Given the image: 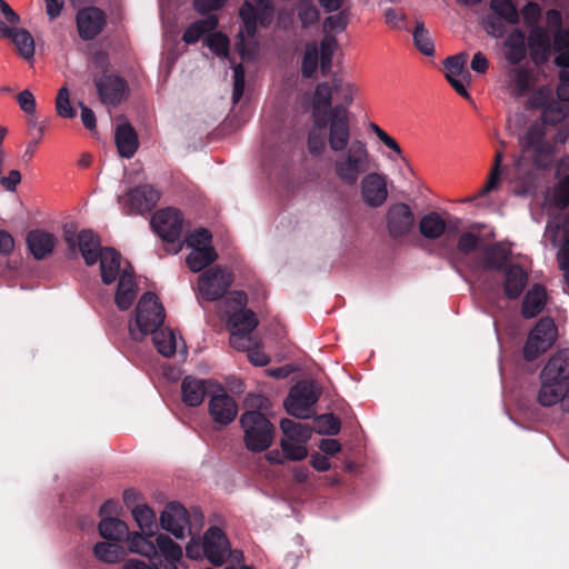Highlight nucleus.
Listing matches in <instances>:
<instances>
[{
    "instance_id": "1",
    "label": "nucleus",
    "mask_w": 569,
    "mask_h": 569,
    "mask_svg": "<svg viewBox=\"0 0 569 569\" xmlns=\"http://www.w3.org/2000/svg\"><path fill=\"white\" fill-rule=\"evenodd\" d=\"M328 144L335 153L331 161L335 178L343 186H356L370 169L371 154L365 141L350 140L349 118L341 107L332 110Z\"/></svg>"
},
{
    "instance_id": "2",
    "label": "nucleus",
    "mask_w": 569,
    "mask_h": 569,
    "mask_svg": "<svg viewBox=\"0 0 569 569\" xmlns=\"http://www.w3.org/2000/svg\"><path fill=\"white\" fill-rule=\"evenodd\" d=\"M359 89L356 83L333 76L330 82H321L316 87L312 98V119L318 128H323L332 120V110L337 107L347 108L353 103Z\"/></svg>"
},
{
    "instance_id": "3",
    "label": "nucleus",
    "mask_w": 569,
    "mask_h": 569,
    "mask_svg": "<svg viewBox=\"0 0 569 569\" xmlns=\"http://www.w3.org/2000/svg\"><path fill=\"white\" fill-rule=\"evenodd\" d=\"M538 401L545 407L562 402L569 410V351L553 355L541 371Z\"/></svg>"
},
{
    "instance_id": "4",
    "label": "nucleus",
    "mask_w": 569,
    "mask_h": 569,
    "mask_svg": "<svg viewBox=\"0 0 569 569\" xmlns=\"http://www.w3.org/2000/svg\"><path fill=\"white\" fill-rule=\"evenodd\" d=\"M538 401L545 407L562 402L569 410V351L553 355L541 371Z\"/></svg>"
},
{
    "instance_id": "5",
    "label": "nucleus",
    "mask_w": 569,
    "mask_h": 569,
    "mask_svg": "<svg viewBox=\"0 0 569 569\" xmlns=\"http://www.w3.org/2000/svg\"><path fill=\"white\" fill-rule=\"evenodd\" d=\"M247 295L233 291L223 302L222 317L230 331V343L234 349H244L252 343L251 332L258 326L256 315L246 309Z\"/></svg>"
},
{
    "instance_id": "6",
    "label": "nucleus",
    "mask_w": 569,
    "mask_h": 569,
    "mask_svg": "<svg viewBox=\"0 0 569 569\" xmlns=\"http://www.w3.org/2000/svg\"><path fill=\"white\" fill-rule=\"evenodd\" d=\"M257 7L246 1L240 8V17L243 29L239 32L238 52L242 60H252L259 51V43L256 39L257 22L261 26H269L273 18V8L270 0H256Z\"/></svg>"
},
{
    "instance_id": "7",
    "label": "nucleus",
    "mask_w": 569,
    "mask_h": 569,
    "mask_svg": "<svg viewBox=\"0 0 569 569\" xmlns=\"http://www.w3.org/2000/svg\"><path fill=\"white\" fill-rule=\"evenodd\" d=\"M161 528L177 539L196 536L204 525V517L199 509L187 510L179 502H170L159 517Z\"/></svg>"
},
{
    "instance_id": "8",
    "label": "nucleus",
    "mask_w": 569,
    "mask_h": 569,
    "mask_svg": "<svg viewBox=\"0 0 569 569\" xmlns=\"http://www.w3.org/2000/svg\"><path fill=\"white\" fill-rule=\"evenodd\" d=\"M164 320V309L157 296L144 293L138 301L133 317L128 328L130 337L136 341H142L148 335H152Z\"/></svg>"
},
{
    "instance_id": "9",
    "label": "nucleus",
    "mask_w": 569,
    "mask_h": 569,
    "mask_svg": "<svg viewBox=\"0 0 569 569\" xmlns=\"http://www.w3.org/2000/svg\"><path fill=\"white\" fill-rule=\"evenodd\" d=\"M243 442L251 452H262L273 442L274 427L267 417L257 410H248L240 417Z\"/></svg>"
},
{
    "instance_id": "10",
    "label": "nucleus",
    "mask_w": 569,
    "mask_h": 569,
    "mask_svg": "<svg viewBox=\"0 0 569 569\" xmlns=\"http://www.w3.org/2000/svg\"><path fill=\"white\" fill-rule=\"evenodd\" d=\"M280 429L283 433L280 447L284 457L293 461L305 459L308 455L307 443L312 436V428L307 423L282 419Z\"/></svg>"
},
{
    "instance_id": "11",
    "label": "nucleus",
    "mask_w": 569,
    "mask_h": 569,
    "mask_svg": "<svg viewBox=\"0 0 569 569\" xmlns=\"http://www.w3.org/2000/svg\"><path fill=\"white\" fill-rule=\"evenodd\" d=\"M156 542L161 558L150 560L151 563L131 558L124 562L123 569H178L182 548L166 533H157Z\"/></svg>"
},
{
    "instance_id": "12",
    "label": "nucleus",
    "mask_w": 569,
    "mask_h": 569,
    "mask_svg": "<svg viewBox=\"0 0 569 569\" xmlns=\"http://www.w3.org/2000/svg\"><path fill=\"white\" fill-rule=\"evenodd\" d=\"M212 237L206 229H197L186 238V244L190 249L186 262L192 272H199L211 264L218 258L212 247Z\"/></svg>"
},
{
    "instance_id": "13",
    "label": "nucleus",
    "mask_w": 569,
    "mask_h": 569,
    "mask_svg": "<svg viewBox=\"0 0 569 569\" xmlns=\"http://www.w3.org/2000/svg\"><path fill=\"white\" fill-rule=\"evenodd\" d=\"M336 49L337 40L330 36L322 39L319 48L316 43L307 44L302 59V74L307 78L312 77L319 63L322 73L326 74L331 68Z\"/></svg>"
},
{
    "instance_id": "14",
    "label": "nucleus",
    "mask_w": 569,
    "mask_h": 569,
    "mask_svg": "<svg viewBox=\"0 0 569 569\" xmlns=\"http://www.w3.org/2000/svg\"><path fill=\"white\" fill-rule=\"evenodd\" d=\"M319 393V389L313 382L301 381L297 383L291 388L284 401L287 412L298 419L309 418Z\"/></svg>"
},
{
    "instance_id": "15",
    "label": "nucleus",
    "mask_w": 569,
    "mask_h": 569,
    "mask_svg": "<svg viewBox=\"0 0 569 569\" xmlns=\"http://www.w3.org/2000/svg\"><path fill=\"white\" fill-rule=\"evenodd\" d=\"M206 558L214 566H221L228 558L236 562L242 560V552L231 551L226 533L219 527H210L204 532Z\"/></svg>"
},
{
    "instance_id": "16",
    "label": "nucleus",
    "mask_w": 569,
    "mask_h": 569,
    "mask_svg": "<svg viewBox=\"0 0 569 569\" xmlns=\"http://www.w3.org/2000/svg\"><path fill=\"white\" fill-rule=\"evenodd\" d=\"M557 339V328L550 318H542L530 331L523 348L527 360H533L545 353Z\"/></svg>"
},
{
    "instance_id": "17",
    "label": "nucleus",
    "mask_w": 569,
    "mask_h": 569,
    "mask_svg": "<svg viewBox=\"0 0 569 569\" xmlns=\"http://www.w3.org/2000/svg\"><path fill=\"white\" fill-rule=\"evenodd\" d=\"M546 236L556 247H559V267L563 270L566 282L569 286V213L548 222Z\"/></svg>"
},
{
    "instance_id": "18",
    "label": "nucleus",
    "mask_w": 569,
    "mask_h": 569,
    "mask_svg": "<svg viewBox=\"0 0 569 569\" xmlns=\"http://www.w3.org/2000/svg\"><path fill=\"white\" fill-rule=\"evenodd\" d=\"M64 240L71 251L79 250L87 264L91 266L98 261L102 249H100V241L93 231L76 232L71 228H66Z\"/></svg>"
},
{
    "instance_id": "19",
    "label": "nucleus",
    "mask_w": 569,
    "mask_h": 569,
    "mask_svg": "<svg viewBox=\"0 0 569 569\" xmlns=\"http://www.w3.org/2000/svg\"><path fill=\"white\" fill-rule=\"evenodd\" d=\"M160 191L150 184L129 190L118 198L120 206L127 213H143L150 211L159 201Z\"/></svg>"
},
{
    "instance_id": "20",
    "label": "nucleus",
    "mask_w": 569,
    "mask_h": 569,
    "mask_svg": "<svg viewBox=\"0 0 569 569\" xmlns=\"http://www.w3.org/2000/svg\"><path fill=\"white\" fill-rule=\"evenodd\" d=\"M231 282L230 272L220 267H214L200 274L198 291L206 300H217L224 295Z\"/></svg>"
},
{
    "instance_id": "21",
    "label": "nucleus",
    "mask_w": 569,
    "mask_h": 569,
    "mask_svg": "<svg viewBox=\"0 0 569 569\" xmlns=\"http://www.w3.org/2000/svg\"><path fill=\"white\" fill-rule=\"evenodd\" d=\"M468 60L467 53H459L449 57L445 61L446 78L452 88L463 98L469 99L467 88L471 83V74L467 70L466 64Z\"/></svg>"
},
{
    "instance_id": "22",
    "label": "nucleus",
    "mask_w": 569,
    "mask_h": 569,
    "mask_svg": "<svg viewBox=\"0 0 569 569\" xmlns=\"http://www.w3.org/2000/svg\"><path fill=\"white\" fill-rule=\"evenodd\" d=\"M151 224L157 233L168 242H174L180 238L182 218L177 209L166 208L157 211L152 217Z\"/></svg>"
},
{
    "instance_id": "23",
    "label": "nucleus",
    "mask_w": 569,
    "mask_h": 569,
    "mask_svg": "<svg viewBox=\"0 0 569 569\" xmlns=\"http://www.w3.org/2000/svg\"><path fill=\"white\" fill-rule=\"evenodd\" d=\"M363 201L372 208L382 206L388 198L387 178L379 172H369L361 180Z\"/></svg>"
},
{
    "instance_id": "24",
    "label": "nucleus",
    "mask_w": 569,
    "mask_h": 569,
    "mask_svg": "<svg viewBox=\"0 0 569 569\" xmlns=\"http://www.w3.org/2000/svg\"><path fill=\"white\" fill-rule=\"evenodd\" d=\"M415 224V216L406 203L392 204L387 212V228L392 238L405 237Z\"/></svg>"
},
{
    "instance_id": "25",
    "label": "nucleus",
    "mask_w": 569,
    "mask_h": 569,
    "mask_svg": "<svg viewBox=\"0 0 569 569\" xmlns=\"http://www.w3.org/2000/svg\"><path fill=\"white\" fill-rule=\"evenodd\" d=\"M96 87L101 101L107 106H116L126 96L127 86L122 79L114 74H103L96 79Z\"/></svg>"
},
{
    "instance_id": "26",
    "label": "nucleus",
    "mask_w": 569,
    "mask_h": 569,
    "mask_svg": "<svg viewBox=\"0 0 569 569\" xmlns=\"http://www.w3.org/2000/svg\"><path fill=\"white\" fill-rule=\"evenodd\" d=\"M209 413L216 423L227 426L237 417L238 406L231 396L221 392L211 397L209 401Z\"/></svg>"
},
{
    "instance_id": "27",
    "label": "nucleus",
    "mask_w": 569,
    "mask_h": 569,
    "mask_svg": "<svg viewBox=\"0 0 569 569\" xmlns=\"http://www.w3.org/2000/svg\"><path fill=\"white\" fill-rule=\"evenodd\" d=\"M106 23L103 12L94 7L82 9L77 14L79 34L84 40L93 39Z\"/></svg>"
},
{
    "instance_id": "28",
    "label": "nucleus",
    "mask_w": 569,
    "mask_h": 569,
    "mask_svg": "<svg viewBox=\"0 0 569 569\" xmlns=\"http://www.w3.org/2000/svg\"><path fill=\"white\" fill-rule=\"evenodd\" d=\"M156 536L153 531H129L126 538L129 551L146 557L149 560L161 558L157 547Z\"/></svg>"
},
{
    "instance_id": "29",
    "label": "nucleus",
    "mask_w": 569,
    "mask_h": 569,
    "mask_svg": "<svg viewBox=\"0 0 569 569\" xmlns=\"http://www.w3.org/2000/svg\"><path fill=\"white\" fill-rule=\"evenodd\" d=\"M98 260H100L101 279L106 284H110L117 280L120 277L122 269L129 268L132 270L128 262L122 264L120 253L111 248H103L100 251Z\"/></svg>"
},
{
    "instance_id": "30",
    "label": "nucleus",
    "mask_w": 569,
    "mask_h": 569,
    "mask_svg": "<svg viewBox=\"0 0 569 569\" xmlns=\"http://www.w3.org/2000/svg\"><path fill=\"white\" fill-rule=\"evenodd\" d=\"M137 297V282L133 270L122 269L118 278L114 302L120 310H128Z\"/></svg>"
},
{
    "instance_id": "31",
    "label": "nucleus",
    "mask_w": 569,
    "mask_h": 569,
    "mask_svg": "<svg viewBox=\"0 0 569 569\" xmlns=\"http://www.w3.org/2000/svg\"><path fill=\"white\" fill-rule=\"evenodd\" d=\"M551 147L542 141H533L530 136L526 137L522 154L516 159L515 164L521 168L527 158L539 167L547 166L550 161Z\"/></svg>"
},
{
    "instance_id": "32",
    "label": "nucleus",
    "mask_w": 569,
    "mask_h": 569,
    "mask_svg": "<svg viewBox=\"0 0 569 569\" xmlns=\"http://www.w3.org/2000/svg\"><path fill=\"white\" fill-rule=\"evenodd\" d=\"M27 243L33 257L40 260L52 253L57 238L51 232L36 229L28 233Z\"/></svg>"
},
{
    "instance_id": "33",
    "label": "nucleus",
    "mask_w": 569,
    "mask_h": 569,
    "mask_svg": "<svg viewBox=\"0 0 569 569\" xmlns=\"http://www.w3.org/2000/svg\"><path fill=\"white\" fill-rule=\"evenodd\" d=\"M528 46L531 50L532 59L536 62L547 60L550 52V38L548 31L542 27H532L528 37Z\"/></svg>"
},
{
    "instance_id": "34",
    "label": "nucleus",
    "mask_w": 569,
    "mask_h": 569,
    "mask_svg": "<svg viewBox=\"0 0 569 569\" xmlns=\"http://www.w3.org/2000/svg\"><path fill=\"white\" fill-rule=\"evenodd\" d=\"M528 281L526 271L519 266H510L505 271L503 290L508 298H518Z\"/></svg>"
},
{
    "instance_id": "35",
    "label": "nucleus",
    "mask_w": 569,
    "mask_h": 569,
    "mask_svg": "<svg viewBox=\"0 0 569 569\" xmlns=\"http://www.w3.org/2000/svg\"><path fill=\"white\" fill-rule=\"evenodd\" d=\"M182 400L190 407L202 403L207 393V381L193 377H186L181 385Z\"/></svg>"
},
{
    "instance_id": "36",
    "label": "nucleus",
    "mask_w": 569,
    "mask_h": 569,
    "mask_svg": "<svg viewBox=\"0 0 569 569\" xmlns=\"http://www.w3.org/2000/svg\"><path fill=\"white\" fill-rule=\"evenodd\" d=\"M114 139L121 157L131 158L136 153L138 149V137L130 124H119L116 130Z\"/></svg>"
},
{
    "instance_id": "37",
    "label": "nucleus",
    "mask_w": 569,
    "mask_h": 569,
    "mask_svg": "<svg viewBox=\"0 0 569 569\" xmlns=\"http://www.w3.org/2000/svg\"><path fill=\"white\" fill-rule=\"evenodd\" d=\"M547 302L546 289L539 284L532 286L526 293L522 303V316L533 318L540 313Z\"/></svg>"
},
{
    "instance_id": "38",
    "label": "nucleus",
    "mask_w": 569,
    "mask_h": 569,
    "mask_svg": "<svg viewBox=\"0 0 569 569\" xmlns=\"http://www.w3.org/2000/svg\"><path fill=\"white\" fill-rule=\"evenodd\" d=\"M3 37H9L16 46L19 54L27 61L32 60L34 56V40L29 31L22 28H10Z\"/></svg>"
},
{
    "instance_id": "39",
    "label": "nucleus",
    "mask_w": 569,
    "mask_h": 569,
    "mask_svg": "<svg viewBox=\"0 0 569 569\" xmlns=\"http://www.w3.org/2000/svg\"><path fill=\"white\" fill-rule=\"evenodd\" d=\"M505 56L511 63H518L526 57V36L521 30L516 29L508 34Z\"/></svg>"
},
{
    "instance_id": "40",
    "label": "nucleus",
    "mask_w": 569,
    "mask_h": 569,
    "mask_svg": "<svg viewBox=\"0 0 569 569\" xmlns=\"http://www.w3.org/2000/svg\"><path fill=\"white\" fill-rule=\"evenodd\" d=\"M98 529L102 538L112 541H120L123 538H127L129 532L127 523L113 517L103 518L100 521Z\"/></svg>"
},
{
    "instance_id": "41",
    "label": "nucleus",
    "mask_w": 569,
    "mask_h": 569,
    "mask_svg": "<svg viewBox=\"0 0 569 569\" xmlns=\"http://www.w3.org/2000/svg\"><path fill=\"white\" fill-rule=\"evenodd\" d=\"M152 341L158 352L163 357L173 356L179 348L174 332L168 328L159 327L152 333Z\"/></svg>"
},
{
    "instance_id": "42",
    "label": "nucleus",
    "mask_w": 569,
    "mask_h": 569,
    "mask_svg": "<svg viewBox=\"0 0 569 569\" xmlns=\"http://www.w3.org/2000/svg\"><path fill=\"white\" fill-rule=\"evenodd\" d=\"M447 223L445 219L437 212H430L423 216L419 223V229L421 234L428 239H438L440 238L445 230Z\"/></svg>"
},
{
    "instance_id": "43",
    "label": "nucleus",
    "mask_w": 569,
    "mask_h": 569,
    "mask_svg": "<svg viewBox=\"0 0 569 569\" xmlns=\"http://www.w3.org/2000/svg\"><path fill=\"white\" fill-rule=\"evenodd\" d=\"M217 18L210 16L206 19L196 21L183 33V41L188 44L197 42L202 34L213 30L217 27Z\"/></svg>"
},
{
    "instance_id": "44",
    "label": "nucleus",
    "mask_w": 569,
    "mask_h": 569,
    "mask_svg": "<svg viewBox=\"0 0 569 569\" xmlns=\"http://www.w3.org/2000/svg\"><path fill=\"white\" fill-rule=\"evenodd\" d=\"M131 513L139 530L152 532L156 529V513L149 506L138 505L132 509Z\"/></svg>"
},
{
    "instance_id": "45",
    "label": "nucleus",
    "mask_w": 569,
    "mask_h": 569,
    "mask_svg": "<svg viewBox=\"0 0 569 569\" xmlns=\"http://www.w3.org/2000/svg\"><path fill=\"white\" fill-rule=\"evenodd\" d=\"M94 556L108 563H114L122 559L124 552L123 549L110 542H98L93 548Z\"/></svg>"
},
{
    "instance_id": "46",
    "label": "nucleus",
    "mask_w": 569,
    "mask_h": 569,
    "mask_svg": "<svg viewBox=\"0 0 569 569\" xmlns=\"http://www.w3.org/2000/svg\"><path fill=\"white\" fill-rule=\"evenodd\" d=\"M490 9L510 24L519 22V12L512 0H491Z\"/></svg>"
},
{
    "instance_id": "47",
    "label": "nucleus",
    "mask_w": 569,
    "mask_h": 569,
    "mask_svg": "<svg viewBox=\"0 0 569 569\" xmlns=\"http://www.w3.org/2000/svg\"><path fill=\"white\" fill-rule=\"evenodd\" d=\"M296 11L303 28L313 26L319 20V11L311 0H299L296 3Z\"/></svg>"
},
{
    "instance_id": "48",
    "label": "nucleus",
    "mask_w": 569,
    "mask_h": 569,
    "mask_svg": "<svg viewBox=\"0 0 569 569\" xmlns=\"http://www.w3.org/2000/svg\"><path fill=\"white\" fill-rule=\"evenodd\" d=\"M413 42L416 48L425 56L435 54L433 42L422 22H418L413 31Z\"/></svg>"
},
{
    "instance_id": "49",
    "label": "nucleus",
    "mask_w": 569,
    "mask_h": 569,
    "mask_svg": "<svg viewBox=\"0 0 569 569\" xmlns=\"http://www.w3.org/2000/svg\"><path fill=\"white\" fill-rule=\"evenodd\" d=\"M511 88L515 94H523L531 83V74L522 68H516L510 72Z\"/></svg>"
},
{
    "instance_id": "50",
    "label": "nucleus",
    "mask_w": 569,
    "mask_h": 569,
    "mask_svg": "<svg viewBox=\"0 0 569 569\" xmlns=\"http://www.w3.org/2000/svg\"><path fill=\"white\" fill-rule=\"evenodd\" d=\"M311 428L320 435H337L340 431V421L332 415H321L315 419Z\"/></svg>"
},
{
    "instance_id": "51",
    "label": "nucleus",
    "mask_w": 569,
    "mask_h": 569,
    "mask_svg": "<svg viewBox=\"0 0 569 569\" xmlns=\"http://www.w3.org/2000/svg\"><path fill=\"white\" fill-rule=\"evenodd\" d=\"M508 260V250L501 244H496L487 249L485 267L487 269H498Z\"/></svg>"
},
{
    "instance_id": "52",
    "label": "nucleus",
    "mask_w": 569,
    "mask_h": 569,
    "mask_svg": "<svg viewBox=\"0 0 569 569\" xmlns=\"http://www.w3.org/2000/svg\"><path fill=\"white\" fill-rule=\"evenodd\" d=\"M209 49L220 58H228L229 40L221 32L210 33L206 39Z\"/></svg>"
},
{
    "instance_id": "53",
    "label": "nucleus",
    "mask_w": 569,
    "mask_h": 569,
    "mask_svg": "<svg viewBox=\"0 0 569 569\" xmlns=\"http://www.w3.org/2000/svg\"><path fill=\"white\" fill-rule=\"evenodd\" d=\"M57 113L62 118H73L76 111L70 103V93L67 87L60 88L56 99Z\"/></svg>"
},
{
    "instance_id": "54",
    "label": "nucleus",
    "mask_w": 569,
    "mask_h": 569,
    "mask_svg": "<svg viewBox=\"0 0 569 569\" xmlns=\"http://www.w3.org/2000/svg\"><path fill=\"white\" fill-rule=\"evenodd\" d=\"M501 161H502V153L500 151H498L496 153L493 167L490 171L488 181H487L486 186L479 192L480 196H485L498 187Z\"/></svg>"
},
{
    "instance_id": "55",
    "label": "nucleus",
    "mask_w": 569,
    "mask_h": 569,
    "mask_svg": "<svg viewBox=\"0 0 569 569\" xmlns=\"http://www.w3.org/2000/svg\"><path fill=\"white\" fill-rule=\"evenodd\" d=\"M370 130L377 136V138L391 151L396 153L397 157H402V149L399 143L389 136L385 130H382L378 124L371 123Z\"/></svg>"
},
{
    "instance_id": "56",
    "label": "nucleus",
    "mask_w": 569,
    "mask_h": 569,
    "mask_svg": "<svg viewBox=\"0 0 569 569\" xmlns=\"http://www.w3.org/2000/svg\"><path fill=\"white\" fill-rule=\"evenodd\" d=\"M552 203L557 207L569 204V177L562 179L553 190Z\"/></svg>"
},
{
    "instance_id": "57",
    "label": "nucleus",
    "mask_w": 569,
    "mask_h": 569,
    "mask_svg": "<svg viewBox=\"0 0 569 569\" xmlns=\"http://www.w3.org/2000/svg\"><path fill=\"white\" fill-rule=\"evenodd\" d=\"M190 537L191 539L186 546V555L189 559L200 560L206 557L204 540L201 542L199 533Z\"/></svg>"
},
{
    "instance_id": "58",
    "label": "nucleus",
    "mask_w": 569,
    "mask_h": 569,
    "mask_svg": "<svg viewBox=\"0 0 569 569\" xmlns=\"http://www.w3.org/2000/svg\"><path fill=\"white\" fill-rule=\"evenodd\" d=\"M17 102L20 109L28 116L36 113V98L30 90H22L17 94Z\"/></svg>"
},
{
    "instance_id": "59",
    "label": "nucleus",
    "mask_w": 569,
    "mask_h": 569,
    "mask_svg": "<svg viewBox=\"0 0 569 569\" xmlns=\"http://www.w3.org/2000/svg\"><path fill=\"white\" fill-rule=\"evenodd\" d=\"M244 89V70L241 64L233 67V91L232 100L234 103L239 102L243 94Z\"/></svg>"
},
{
    "instance_id": "60",
    "label": "nucleus",
    "mask_w": 569,
    "mask_h": 569,
    "mask_svg": "<svg viewBox=\"0 0 569 569\" xmlns=\"http://www.w3.org/2000/svg\"><path fill=\"white\" fill-rule=\"evenodd\" d=\"M521 16L527 26H536L541 17V8L536 2H528L522 9H521Z\"/></svg>"
},
{
    "instance_id": "61",
    "label": "nucleus",
    "mask_w": 569,
    "mask_h": 569,
    "mask_svg": "<svg viewBox=\"0 0 569 569\" xmlns=\"http://www.w3.org/2000/svg\"><path fill=\"white\" fill-rule=\"evenodd\" d=\"M479 244V237L471 233L465 232L460 236L458 240V252L462 254H468L472 252Z\"/></svg>"
},
{
    "instance_id": "62",
    "label": "nucleus",
    "mask_w": 569,
    "mask_h": 569,
    "mask_svg": "<svg viewBox=\"0 0 569 569\" xmlns=\"http://www.w3.org/2000/svg\"><path fill=\"white\" fill-rule=\"evenodd\" d=\"M348 24V17L346 13L340 12L338 14H333L328 17L323 22V28L326 31L330 32H339L342 31Z\"/></svg>"
},
{
    "instance_id": "63",
    "label": "nucleus",
    "mask_w": 569,
    "mask_h": 569,
    "mask_svg": "<svg viewBox=\"0 0 569 569\" xmlns=\"http://www.w3.org/2000/svg\"><path fill=\"white\" fill-rule=\"evenodd\" d=\"M385 22L387 26L393 29H401L403 27V21L406 14L402 11H399L393 8H388L385 10Z\"/></svg>"
},
{
    "instance_id": "64",
    "label": "nucleus",
    "mask_w": 569,
    "mask_h": 569,
    "mask_svg": "<svg viewBox=\"0 0 569 569\" xmlns=\"http://www.w3.org/2000/svg\"><path fill=\"white\" fill-rule=\"evenodd\" d=\"M243 350H246L248 352V359L254 366L263 367V366L268 365L269 357L263 351H261L259 348L253 347V342L248 348H244Z\"/></svg>"
}]
</instances>
